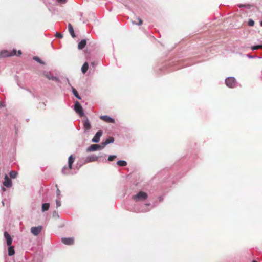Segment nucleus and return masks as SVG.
<instances>
[{
  "instance_id": "f257e3e1",
  "label": "nucleus",
  "mask_w": 262,
  "mask_h": 262,
  "mask_svg": "<svg viewBox=\"0 0 262 262\" xmlns=\"http://www.w3.org/2000/svg\"><path fill=\"white\" fill-rule=\"evenodd\" d=\"M22 53L20 50L16 51L15 49H13L12 50H2L0 52V57L1 58H5V57H9L13 56H19L21 55Z\"/></svg>"
},
{
  "instance_id": "f03ea898",
  "label": "nucleus",
  "mask_w": 262,
  "mask_h": 262,
  "mask_svg": "<svg viewBox=\"0 0 262 262\" xmlns=\"http://www.w3.org/2000/svg\"><path fill=\"white\" fill-rule=\"evenodd\" d=\"M147 194L146 193L140 191L136 195L133 196V199L136 201H138L139 200H145L147 198Z\"/></svg>"
},
{
  "instance_id": "7ed1b4c3",
  "label": "nucleus",
  "mask_w": 262,
  "mask_h": 262,
  "mask_svg": "<svg viewBox=\"0 0 262 262\" xmlns=\"http://www.w3.org/2000/svg\"><path fill=\"white\" fill-rule=\"evenodd\" d=\"M225 83L227 86L233 88L235 87L236 82L234 78L230 77L226 79Z\"/></svg>"
},
{
  "instance_id": "20e7f679",
  "label": "nucleus",
  "mask_w": 262,
  "mask_h": 262,
  "mask_svg": "<svg viewBox=\"0 0 262 262\" xmlns=\"http://www.w3.org/2000/svg\"><path fill=\"white\" fill-rule=\"evenodd\" d=\"M75 110L80 116H83L84 115L83 108L79 102L78 101L76 102L75 103Z\"/></svg>"
},
{
  "instance_id": "39448f33",
  "label": "nucleus",
  "mask_w": 262,
  "mask_h": 262,
  "mask_svg": "<svg viewBox=\"0 0 262 262\" xmlns=\"http://www.w3.org/2000/svg\"><path fill=\"white\" fill-rule=\"evenodd\" d=\"M103 146L98 144H93L86 149L87 152L96 151L98 149H102Z\"/></svg>"
},
{
  "instance_id": "423d86ee",
  "label": "nucleus",
  "mask_w": 262,
  "mask_h": 262,
  "mask_svg": "<svg viewBox=\"0 0 262 262\" xmlns=\"http://www.w3.org/2000/svg\"><path fill=\"white\" fill-rule=\"evenodd\" d=\"M42 230V227L39 226L38 227H33L31 228V233L35 236L38 235Z\"/></svg>"
},
{
  "instance_id": "0eeeda50",
  "label": "nucleus",
  "mask_w": 262,
  "mask_h": 262,
  "mask_svg": "<svg viewBox=\"0 0 262 262\" xmlns=\"http://www.w3.org/2000/svg\"><path fill=\"white\" fill-rule=\"evenodd\" d=\"M61 242L65 245H72L74 243V238L73 237L70 238H62Z\"/></svg>"
},
{
  "instance_id": "6e6552de",
  "label": "nucleus",
  "mask_w": 262,
  "mask_h": 262,
  "mask_svg": "<svg viewBox=\"0 0 262 262\" xmlns=\"http://www.w3.org/2000/svg\"><path fill=\"white\" fill-rule=\"evenodd\" d=\"M12 181L8 177L7 175H5L3 185L7 188H10L12 186Z\"/></svg>"
},
{
  "instance_id": "1a4fd4ad",
  "label": "nucleus",
  "mask_w": 262,
  "mask_h": 262,
  "mask_svg": "<svg viewBox=\"0 0 262 262\" xmlns=\"http://www.w3.org/2000/svg\"><path fill=\"white\" fill-rule=\"evenodd\" d=\"M100 118L102 120H103V121H105V122H106L107 123H113L115 122L114 119L112 118L111 117H110L108 116H106V115L101 116L100 117Z\"/></svg>"
},
{
  "instance_id": "9d476101",
  "label": "nucleus",
  "mask_w": 262,
  "mask_h": 262,
  "mask_svg": "<svg viewBox=\"0 0 262 262\" xmlns=\"http://www.w3.org/2000/svg\"><path fill=\"white\" fill-rule=\"evenodd\" d=\"M102 135V132L100 130L96 133L93 138L92 139V142L95 143H98L100 141V138Z\"/></svg>"
},
{
  "instance_id": "9b49d317",
  "label": "nucleus",
  "mask_w": 262,
  "mask_h": 262,
  "mask_svg": "<svg viewBox=\"0 0 262 262\" xmlns=\"http://www.w3.org/2000/svg\"><path fill=\"white\" fill-rule=\"evenodd\" d=\"M4 235L7 241V245L8 246L11 245V244L12 243V239L11 236L10 235V234L7 232L5 231L4 233Z\"/></svg>"
},
{
  "instance_id": "f8f14e48",
  "label": "nucleus",
  "mask_w": 262,
  "mask_h": 262,
  "mask_svg": "<svg viewBox=\"0 0 262 262\" xmlns=\"http://www.w3.org/2000/svg\"><path fill=\"white\" fill-rule=\"evenodd\" d=\"M43 75L49 80H52L53 81H59V79L57 77L53 76L50 73H44Z\"/></svg>"
},
{
  "instance_id": "ddd939ff",
  "label": "nucleus",
  "mask_w": 262,
  "mask_h": 262,
  "mask_svg": "<svg viewBox=\"0 0 262 262\" xmlns=\"http://www.w3.org/2000/svg\"><path fill=\"white\" fill-rule=\"evenodd\" d=\"M74 160L75 157H74L73 155L69 156L68 159V167L69 169H71L72 168V164L74 163Z\"/></svg>"
},
{
  "instance_id": "4468645a",
  "label": "nucleus",
  "mask_w": 262,
  "mask_h": 262,
  "mask_svg": "<svg viewBox=\"0 0 262 262\" xmlns=\"http://www.w3.org/2000/svg\"><path fill=\"white\" fill-rule=\"evenodd\" d=\"M83 126L85 130H88L91 128V124L87 118L83 121Z\"/></svg>"
},
{
  "instance_id": "2eb2a0df",
  "label": "nucleus",
  "mask_w": 262,
  "mask_h": 262,
  "mask_svg": "<svg viewBox=\"0 0 262 262\" xmlns=\"http://www.w3.org/2000/svg\"><path fill=\"white\" fill-rule=\"evenodd\" d=\"M114 141V138L112 137H110L108 138H107L104 142L102 143V146H103V147L107 145L109 143H113Z\"/></svg>"
},
{
  "instance_id": "dca6fc26",
  "label": "nucleus",
  "mask_w": 262,
  "mask_h": 262,
  "mask_svg": "<svg viewBox=\"0 0 262 262\" xmlns=\"http://www.w3.org/2000/svg\"><path fill=\"white\" fill-rule=\"evenodd\" d=\"M86 44V40L85 39L82 40L80 42L78 43V48L79 50H81L83 49Z\"/></svg>"
},
{
  "instance_id": "f3484780",
  "label": "nucleus",
  "mask_w": 262,
  "mask_h": 262,
  "mask_svg": "<svg viewBox=\"0 0 262 262\" xmlns=\"http://www.w3.org/2000/svg\"><path fill=\"white\" fill-rule=\"evenodd\" d=\"M68 30L69 32L70 33L71 35L72 36V37L74 38L76 37V35L74 33V29L72 26V25L69 23L68 24Z\"/></svg>"
},
{
  "instance_id": "a211bd4d",
  "label": "nucleus",
  "mask_w": 262,
  "mask_h": 262,
  "mask_svg": "<svg viewBox=\"0 0 262 262\" xmlns=\"http://www.w3.org/2000/svg\"><path fill=\"white\" fill-rule=\"evenodd\" d=\"M98 157L96 156H90L86 158V161L88 162H94L97 160Z\"/></svg>"
},
{
  "instance_id": "6ab92c4d",
  "label": "nucleus",
  "mask_w": 262,
  "mask_h": 262,
  "mask_svg": "<svg viewBox=\"0 0 262 262\" xmlns=\"http://www.w3.org/2000/svg\"><path fill=\"white\" fill-rule=\"evenodd\" d=\"M88 68H89V64L88 62H85V63H84V64H83V66L81 67L82 73L83 74H85L87 72Z\"/></svg>"
},
{
  "instance_id": "aec40b11",
  "label": "nucleus",
  "mask_w": 262,
  "mask_h": 262,
  "mask_svg": "<svg viewBox=\"0 0 262 262\" xmlns=\"http://www.w3.org/2000/svg\"><path fill=\"white\" fill-rule=\"evenodd\" d=\"M15 254V251L14 249V246H9L8 248V255L9 256H13Z\"/></svg>"
},
{
  "instance_id": "412c9836",
  "label": "nucleus",
  "mask_w": 262,
  "mask_h": 262,
  "mask_svg": "<svg viewBox=\"0 0 262 262\" xmlns=\"http://www.w3.org/2000/svg\"><path fill=\"white\" fill-rule=\"evenodd\" d=\"M136 19L138 20V22L136 20H132V23L133 24L140 26L143 24V21L139 17H136Z\"/></svg>"
},
{
  "instance_id": "4be33fe9",
  "label": "nucleus",
  "mask_w": 262,
  "mask_h": 262,
  "mask_svg": "<svg viewBox=\"0 0 262 262\" xmlns=\"http://www.w3.org/2000/svg\"><path fill=\"white\" fill-rule=\"evenodd\" d=\"M50 207V204L49 203H44L42 205V211L45 212L46 211H47Z\"/></svg>"
},
{
  "instance_id": "5701e85b",
  "label": "nucleus",
  "mask_w": 262,
  "mask_h": 262,
  "mask_svg": "<svg viewBox=\"0 0 262 262\" xmlns=\"http://www.w3.org/2000/svg\"><path fill=\"white\" fill-rule=\"evenodd\" d=\"M117 164L119 166H125L127 165V163L125 161L119 160L117 162Z\"/></svg>"
},
{
  "instance_id": "b1692460",
  "label": "nucleus",
  "mask_w": 262,
  "mask_h": 262,
  "mask_svg": "<svg viewBox=\"0 0 262 262\" xmlns=\"http://www.w3.org/2000/svg\"><path fill=\"white\" fill-rule=\"evenodd\" d=\"M10 176L12 178H15L17 175V173L15 171H11L10 172Z\"/></svg>"
},
{
  "instance_id": "393cba45",
  "label": "nucleus",
  "mask_w": 262,
  "mask_h": 262,
  "mask_svg": "<svg viewBox=\"0 0 262 262\" xmlns=\"http://www.w3.org/2000/svg\"><path fill=\"white\" fill-rule=\"evenodd\" d=\"M33 59L40 64H44L45 62H43L38 57L35 56L33 57Z\"/></svg>"
},
{
  "instance_id": "a878e982",
  "label": "nucleus",
  "mask_w": 262,
  "mask_h": 262,
  "mask_svg": "<svg viewBox=\"0 0 262 262\" xmlns=\"http://www.w3.org/2000/svg\"><path fill=\"white\" fill-rule=\"evenodd\" d=\"M260 49H262V45H257L251 47V49L252 50H258Z\"/></svg>"
},
{
  "instance_id": "bb28decb",
  "label": "nucleus",
  "mask_w": 262,
  "mask_h": 262,
  "mask_svg": "<svg viewBox=\"0 0 262 262\" xmlns=\"http://www.w3.org/2000/svg\"><path fill=\"white\" fill-rule=\"evenodd\" d=\"M73 92L76 97H77L79 99H81V98L79 96V94H78L77 91L75 89H73Z\"/></svg>"
},
{
  "instance_id": "cd10ccee",
  "label": "nucleus",
  "mask_w": 262,
  "mask_h": 262,
  "mask_svg": "<svg viewBox=\"0 0 262 262\" xmlns=\"http://www.w3.org/2000/svg\"><path fill=\"white\" fill-rule=\"evenodd\" d=\"M116 158V156L115 155H111L108 158V160L109 161H113L115 158Z\"/></svg>"
},
{
  "instance_id": "c85d7f7f",
  "label": "nucleus",
  "mask_w": 262,
  "mask_h": 262,
  "mask_svg": "<svg viewBox=\"0 0 262 262\" xmlns=\"http://www.w3.org/2000/svg\"><path fill=\"white\" fill-rule=\"evenodd\" d=\"M248 25L249 26H253L254 25V21L252 19H249L248 22Z\"/></svg>"
},
{
  "instance_id": "c756f323",
  "label": "nucleus",
  "mask_w": 262,
  "mask_h": 262,
  "mask_svg": "<svg viewBox=\"0 0 262 262\" xmlns=\"http://www.w3.org/2000/svg\"><path fill=\"white\" fill-rule=\"evenodd\" d=\"M238 6L240 8H241V7H249V8H250L251 6V5H249V4H245V5L239 4V5H238Z\"/></svg>"
},
{
  "instance_id": "7c9ffc66",
  "label": "nucleus",
  "mask_w": 262,
  "mask_h": 262,
  "mask_svg": "<svg viewBox=\"0 0 262 262\" xmlns=\"http://www.w3.org/2000/svg\"><path fill=\"white\" fill-rule=\"evenodd\" d=\"M55 37L59 38H62L63 37V35L58 32H56L55 34Z\"/></svg>"
},
{
  "instance_id": "2f4dec72",
  "label": "nucleus",
  "mask_w": 262,
  "mask_h": 262,
  "mask_svg": "<svg viewBox=\"0 0 262 262\" xmlns=\"http://www.w3.org/2000/svg\"><path fill=\"white\" fill-rule=\"evenodd\" d=\"M56 207L57 208L60 207L61 205V202L59 200H56Z\"/></svg>"
},
{
  "instance_id": "473e14b6",
  "label": "nucleus",
  "mask_w": 262,
  "mask_h": 262,
  "mask_svg": "<svg viewBox=\"0 0 262 262\" xmlns=\"http://www.w3.org/2000/svg\"><path fill=\"white\" fill-rule=\"evenodd\" d=\"M58 2L61 3H65L66 2V0H57Z\"/></svg>"
},
{
  "instance_id": "72a5a7b5",
  "label": "nucleus",
  "mask_w": 262,
  "mask_h": 262,
  "mask_svg": "<svg viewBox=\"0 0 262 262\" xmlns=\"http://www.w3.org/2000/svg\"><path fill=\"white\" fill-rule=\"evenodd\" d=\"M60 190H59V189L57 188V195H60Z\"/></svg>"
},
{
  "instance_id": "f704fd0d",
  "label": "nucleus",
  "mask_w": 262,
  "mask_h": 262,
  "mask_svg": "<svg viewBox=\"0 0 262 262\" xmlns=\"http://www.w3.org/2000/svg\"><path fill=\"white\" fill-rule=\"evenodd\" d=\"M91 65L93 67H95L96 64V63L94 62H93L91 63Z\"/></svg>"
},
{
  "instance_id": "c9c22d12",
  "label": "nucleus",
  "mask_w": 262,
  "mask_h": 262,
  "mask_svg": "<svg viewBox=\"0 0 262 262\" xmlns=\"http://www.w3.org/2000/svg\"><path fill=\"white\" fill-rule=\"evenodd\" d=\"M4 105L3 104V103L0 101V108L4 107Z\"/></svg>"
},
{
  "instance_id": "e433bc0d",
  "label": "nucleus",
  "mask_w": 262,
  "mask_h": 262,
  "mask_svg": "<svg viewBox=\"0 0 262 262\" xmlns=\"http://www.w3.org/2000/svg\"><path fill=\"white\" fill-rule=\"evenodd\" d=\"M66 168V167H64L63 168V170H64Z\"/></svg>"
},
{
  "instance_id": "4c0bfd02",
  "label": "nucleus",
  "mask_w": 262,
  "mask_h": 262,
  "mask_svg": "<svg viewBox=\"0 0 262 262\" xmlns=\"http://www.w3.org/2000/svg\"><path fill=\"white\" fill-rule=\"evenodd\" d=\"M260 25L262 26V21L260 22Z\"/></svg>"
},
{
  "instance_id": "58836bf2",
  "label": "nucleus",
  "mask_w": 262,
  "mask_h": 262,
  "mask_svg": "<svg viewBox=\"0 0 262 262\" xmlns=\"http://www.w3.org/2000/svg\"><path fill=\"white\" fill-rule=\"evenodd\" d=\"M252 262H257V261L255 260H253Z\"/></svg>"
}]
</instances>
